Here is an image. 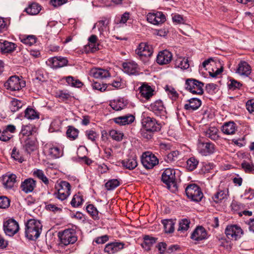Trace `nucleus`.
Masks as SVG:
<instances>
[{"mask_svg":"<svg viewBox=\"0 0 254 254\" xmlns=\"http://www.w3.org/2000/svg\"><path fill=\"white\" fill-rule=\"evenodd\" d=\"M109 136L113 139L117 141H121L124 136L122 132L116 129H112L109 131Z\"/></svg>","mask_w":254,"mask_h":254,"instance_id":"09e8293b","label":"nucleus"},{"mask_svg":"<svg viewBox=\"0 0 254 254\" xmlns=\"http://www.w3.org/2000/svg\"><path fill=\"white\" fill-rule=\"evenodd\" d=\"M67 63V60L62 57H55L50 58L46 62L47 64L53 69H57L66 66Z\"/></svg>","mask_w":254,"mask_h":254,"instance_id":"2eb2a0df","label":"nucleus"},{"mask_svg":"<svg viewBox=\"0 0 254 254\" xmlns=\"http://www.w3.org/2000/svg\"><path fill=\"white\" fill-rule=\"evenodd\" d=\"M242 168L248 173H254V165L253 163H250L244 161L241 164Z\"/></svg>","mask_w":254,"mask_h":254,"instance_id":"bf43d9fd","label":"nucleus"},{"mask_svg":"<svg viewBox=\"0 0 254 254\" xmlns=\"http://www.w3.org/2000/svg\"><path fill=\"white\" fill-rule=\"evenodd\" d=\"M146 19L148 22L155 25H159L166 21V16L162 12L157 11L149 13L146 16Z\"/></svg>","mask_w":254,"mask_h":254,"instance_id":"f8f14e48","label":"nucleus"},{"mask_svg":"<svg viewBox=\"0 0 254 254\" xmlns=\"http://www.w3.org/2000/svg\"><path fill=\"white\" fill-rule=\"evenodd\" d=\"M228 189L219 190L212 197L214 201L217 203L221 202L227 198L228 195Z\"/></svg>","mask_w":254,"mask_h":254,"instance_id":"f704fd0d","label":"nucleus"},{"mask_svg":"<svg viewBox=\"0 0 254 254\" xmlns=\"http://www.w3.org/2000/svg\"><path fill=\"white\" fill-rule=\"evenodd\" d=\"M237 72L241 75L248 76L251 73V67L246 62H241L238 64Z\"/></svg>","mask_w":254,"mask_h":254,"instance_id":"c85d7f7f","label":"nucleus"},{"mask_svg":"<svg viewBox=\"0 0 254 254\" xmlns=\"http://www.w3.org/2000/svg\"><path fill=\"white\" fill-rule=\"evenodd\" d=\"M124 243L119 242H114L107 244L104 251L109 254H114L122 250L124 247Z\"/></svg>","mask_w":254,"mask_h":254,"instance_id":"4be33fe9","label":"nucleus"},{"mask_svg":"<svg viewBox=\"0 0 254 254\" xmlns=\"http://www.w3.org/2000/svg\"><path fill=\"white\" fill-rule=\"evenodd\" d=\"M66 135L71 140H74L78 136V130L72 127H69L66 131Z\"/></svg>","mask_w":254,"mask_h":254,"instance_id":"864d4df0","label":"nucleus"},{"mask_svg":"<svg viewBox=\"0 0 254 254\" xmlns=\"http://www.w3.org/2000/svg\"><path fill=\"white\" fill-rule=\"evenodd\" d=\"M123 71L129 75H137L139 74L138 65L133 61L123 63L122 64Z\"/></svg>","mask_w":254,"mask_h":254,"instance_id":"ddd939ff","label":"nucleus"},{"mask_svg":"<svg viewBox=\"0 0 254 254\" xmlns=\"http://www.w3.org/2000/svg\"><path fill=\"white\" fill-rule=\"evenodd\" d=\"M4 87L11 91L19 90L25 86V82L23 79L14 75L10 76L4 84Z\"/></svg>","mask_w":254,"mask_h":254,"instance_id":"423d86ee","label":"nucleus"},{"mask_svg":"<svg viewBox=\"0 0 254 254\" xmlns=\"http://www.w3.org/2000/svg\"><path fill=\"white\" fill-rule=\"evenodd\" d=\"M54 197L61 201H64L66 200L69 196L68 195L64 192H61L60 191L55 190L53 193Z\"/></svg>","mask_w":254,"mask_h":254,"instance_id":"774afa93","label":"nucleus"},{"mask_svg":"<svg viewBox=\"0 0 254 254\" xmlns=\"http://www.w3.org/2000/svg\"><path fill=\"white\" fill-rule=\"evenodd\" d=\"M122 164L124 167L129 170L134 169L137 165L136 160L133 157L123 160Z\"/></svg>","mask_w":254,"mask_h":254,"instance_id":"c9c22d12","label":"nucleus"},{"mask_svg":"<svg viewBox=\"0 0 254 254\" xmlns=\"http://www.w3.org/2000/svg\"><path fill=\"white\" fill-rule=\"evenodd\" d=\"M16 45L12 42L0 40V50L2 53H10L15 50Z\"/></svg>","mask_w":254,"mask_h":254,"instance_id":"393cba45","label":"nucleus"},{"mask_svg":"<svg viewBox=\"0 0 254 254\" xmlns=\"http://www.w3.org/2000/svg\"><path fill=\"white\" fill-rule=\"evenodd\" d=\"M25 117L29 120L39 118V114L32 108L28 107L25 110Z\"/></svg>","mask_w":254,"mask_h":254,"instance_id":"37998d69","label":"nucleus"},{"mask_svg":"<svg viewBox=\"0 0 254 254\" xmlns=\"http://www.w3.org/2000/svg\"><path fill=\"white\" fill-rule=\"evenodd\" d=\"M42 229V225L37 220L30 219L26 224L25 236L29 240H35L39 237Z\"/></svg>","mask_w":254,"mask_h":254,"instance_id":"f257e3e1","label":"nucleus"},{"mask_svg":"<svg viewBox=\"0 0 254 254\" xmlns=\"http://www.w3.org/2000/svg\"><path fill=\"white\" fill-rule=\"evenodd\" d=\"M41 10V6L36 2H32L30 4L28 7L25 8V11L30 15L37 14Z\"/></svg>","mask_w":254,"mask_h":254,"instance_id":"ea45409f","label":"nucleus"},{"mask_svg":"<svg viewBox=\"0 0 254 254\" xmlns=\"http://www.w3.org/2000/svg\"><path fill=\"white\" fill-rule=\"evenodd\" d=\"M90 75L96 78L103 79L110 76L109 71L103 68H94L90 70Z\"/></svg>","mask_w":254,"mask_h":254,"instance_id":"cd10ccee","label":"nucleus"},{"mask_svg":"<svg viewBox=\"0 0 254 254\" xmlns=\"http://www.w3.org/2000/svg\"><path fill=\"white\" fill-rule=\"evenodd\" d=\"M120 182L117 179H112L108 181L105 185L107 190H113L120 186Z\"/></svg>","mask_w":254,"mask_h":254,"instance_id":"5fc2aeb1","label":"nucleus"},{"mask_svg":"<svg viewBox=\"0 0 254 254\" xmlns=\"http://www.w3.org/2000/svg\"><path fill=\"white\" fill-rule=\"evenodd\" d=\"M243 231L241 228L237 225L228 226L225 229V234L229 239L237 240L243 235Z\"/></svg>","mask_w":254,"mask_h":254,"instance_id":"1a4fd4ad","label":"nucleus"},{"mask_svg":"<svg viewBox=\"0 0 254 254\" xmlns=\"http://www.w3.org/2000/svg\"><path fill=\"white\" fill-rule=\"evenodd\" d=\"M136 53L140 57H150L153 53V49L150 45L141 43L136 50Z\"/></svg>","mask_w":254,"mask_h":254,"instance_id":"f3484780","label":"nucleus"},{"mask_svg":"<svg viewBox=\"0 0 254 254\" xmlns=\"http://www.w3.org/2000/svg\"><path fill=\"white\" fill-rule=\"evenodd\" d=\"M176 171L171 168H167L162 174V181L167 185L168 189L172 192L178 190L175 176Z\"/></svg>","mask_w":254,"mask_h":254,"instance_id":"f03ea898","label":"nucleus"},{"mask_svg":"<svg viewBox=\"0 0 254 254\" xmlns=\"http://www.w3.org/2000/svg\"><path fill=\"white\" fill-rule=\"evenodd\" d=\"M184 105V108L189 111H193L198 109L201 105V101L197 98H192L188 100Z\"/></svg>","mask_w":254,"mask_h":254,"instance_id":"b1692460","label":"nucleus"},{"mask_svg":"<svg viewBox=\"0 0 254 254\" xmlns=\"http://www.w3.org/2000/svg\"><path fill=\"white\" fill-rule=\"evenodd\" d=\"M175 66L182 69H188L190 66L188 59L183 57L178 58L175 62Z\"/></svg>","mask_w":254,"mask_h":254,"instance_id":"e433bc0d","label":"nucleus"},{"mask_svg":"<svg viewBox=\"0 0 254 254\" xmlns=\"http://www.w3.org/2000/svg\"><path fill=\"white\" fill-rule=\"evenodd\" d=\"M110 106L115 111H119L123 109L126 105L123 98L114 100L110 102Z\"/></svg>","mask_w":254,"mask_h":254,"instance_id":"4c0bfd02","label":"nucleus"},{"mask_svg":"<svg viewBox=\"0 0 254 254\" xmlns=\"http://www.w3.org/2000/svg\"><path fill=\"white\" fill-rule=\"evenodd\" d=\"M173 55L167 50H163L159 52L156 58V62L160 64H167L172 61Z\"/></svg>","mask_w":254,"mask_h":254,"instance_id":"dca6fc26","label":"nucleus"},{"mask_svg":"<svg viewBox=\"0 0 254 254\" xmlns=\"http://www.w3.org/2000/svg\"><path fill=\"white\" fill-rule=\"evenodd\" d=\"M197 150L203 156H208L215 151V145L210 142H199L197 144Z\"/></svg>","mask_w":254,"mask_h":254,"instance_id":"9b49d317","label":"nucleus"},{"mask_svg":"<svg viewBox=\"0 0 254 254\" xmlns=\"http://www.w3.org/2000/svg\"><path fill=\"white\" fill-rule=\"evenodd\" d=\"M25 104L23 101L17 99H13L10 102V109L12 112L18 111Z\"/></svg>","mask_w":254,"mask_h":254,"instance_id":"79ce46f5","label":"nucleus"},{"mask_svg":"<svg viewBox=\"0 0 254 254\" xmlns=\"http://www.w3.org/2000/svg\"><path fill=\"white\" fill-rule=\"evenodd\" d=\"M155 131H151L150 129H147L145 127H142V128L140 130V134L141 136L147 140L150 139L152 138L153 136L154 132Z\"/></svg>","mask_w":254,"mask_h":254,"instance_id":"4d7b16f0","label":"nucleus"},{"mask_svg":"<svg viewBox=\"0 0 254 254\" xmlns=\"http://www.w3.org/2000/svg\"><path fill=\"white\" fill-rule=\"evenodd\" d=\"M203 83L195 79L189 78L186 81V89L192 94L202 95L203 93Z\"/></svg>","mask_w":254,"mask_h":254,"instance_id":"39448f33","label":"nucleus"},{"mask_svg":"<svg viewBox=\"0 0 254 254\" xmlns=\"http://www.w3.org/2000/svg\"><path fill=\"white\" fill-rule=\"evenodd\" d=\"M164 226V231L166 233H172L175 230L176 220L164 219L161 221Z\"/></svg>","mask_w":254,"mask_h":254,"instance_id":"2f4dec72","label":"nucleus"},{"mask_svg":"<svg viewBox=\"0 0 254 254\" xmlns=\"http://www.w3.org/2000/svg\"><path fill=\"white\" fill-rule=\"evenodd\" d=\"M20 40L22 43L29 46L34 45L36 42V37L33 35L22 36Z\"/></svg>","mask_w":254,"mask_h":254,"instance_id":"c03bdc74","label":"nucleus"},{"mask_svg":"<svg viewBox=\"0 0 254 254\" xmlns=\"http://www.w3.org/2000/svg\"><path fill=\"white\" fill-rule=\"evenodd\" d=\"M165 89L170 98H171L172 100H176L177 99L178 94L173 87L167 85L166 86Z\"/></svg>","mask_w":254,"mask_h":254,"instance_id":"680f3d73","label":"nucleus"},{"mask_svg":"<svg viewBox=\"0 0 254 254\" xmlns=\"http://www.w3.org/2000/svg\"><path fill=\"white\" fill-rule=\"evenodd\" d=\"M23 146L26 151L28 153H30L36 149L35 141L29 137L25 139Z\"/></svg>","mask_w":254,"mask_h":254,"instance_id":"a19ab883","label":"nucleus"},{"mask_svg":"<svg viewBox=\"0 0 254 254\" xmlns=\"http://www.w3.org/2000/svg\"><path fill=\"white\" fill-rule=\"evenodd\" d=\"M93 89L100 91L101 92L105 91L109 86L107 84L101 83L98 82H94L92 84Z\"/></svg>","mask_w":254,"mask_h":254,"instance_id":"052dcab7","label":"nucleus"},{"mask_svg":"<svg viewBox=\"0 0 254 254\" xmlns=\"http://www.w3.org/2000/svg\"><path fill=\"white\" fill-rule=\"evenodd\" d=\"M9 24V19L0 17V32L6 31Z\"/></svg>","mask_w":254,"mask_h":254,"instance_id":"13d9d810","label":"nucleus"},{"mask_svg":"<svg viewBox=\"0 0 254 254\" xmlns=\"http://www.w3.org/2000/svg\"><path fill=\"white\" fill-rule=\"evenodd\" d=\"M190 220L187 218L180 220L178 231L183 232L187 231L190 228Z\"/></svg>","mask_w":254,"mask_h":254,"instance_id":"a18cd8bd","label":"nucleus"},{"mask_svg":"<svg viewBox=\"0 0 254 254\" xmlns=\"http://www.w3.org/2000/svg\"><path fill=\"white\" fill-rule=\"evenodd\" d=\"M16 176L13 174L7 173L2 176V184L5 189H11L16 182Z\"/></svg>","mask_w":254,"mask_h":254,"instance_id":"5701e85b","label":"nucleus"},{"mask_svg":"<svg viewBox=\"0 0 254 254\" xmlns=\"http://www.w3.org/2000/svg\"><path fill=\"white\" fill-rule=\"evenodd\" d=\"M59 237L60 239V245L61 247L73 244L77 240L75 230L71 229H66L62 233H59Z\"/></svg>","mask_w":254,"mask_h":254,"instance_id":"7ed1b4c3","label":"nucleus"},{"mask_svg":"<svg viewBox=\"0 0 254 254\" xmlns=\"http://www.w3.org/2000/svg\"><path fill=\"white\" fill-rule=\"evenodd\" d=\"M35 128L32 125L23 126L21 130L20 133L23 136L28 137L30 135L33 134V132Z\"/></svg>","mask_w":254,"mask_h":254,"instance_id":"de8ad7c7","label":"nucleus"},{"mask_svg":"<svg viewBox=\"0 0 254 254\" xmlns=\"http://www.w3.org/2000/svg\"><path fill=\"white\" fill-rule=\"evenodd\" d=\"M46 208L47 210L51 211L54 212H61L62 210L63 206L62 205L49 203L46 205Z\"/></svg>","mask_w":254,"mask_h":254,"instance_id":"e2e57ef3","label":"nucleus"},{"mask_svg":"<svg viewBox=\"0 0 254 254\" xmlns=\"http://www.w3.org/2000/svg\"><path fill=\"white\" fill-rule=\"evenodd\" d=\"M141 163L144 168L151 169L159 163V160L152 153L145 152L141 156Z\"/></svg>","mask_w":254,"mask_h":254,"instance_id":"0eeeda50","label":"nucleus"},{"mask_svg":"<svg viewBox=\"0 0 254 254\" xmlns=\"http://www.w3.org/2000/svg\"><path fill=\"white\" fill-rule=\"evenodd\" d=\"M61 122L60 120H54L50 125L49 130L51 132L58 131L61 128Z\"/></svg>","mask_w":254,"mask_h":254,"instance_id":"6e6d98bb","label":"nucleus"},{"mask_svg":"<svg viewBox=\"0 0 254 254\" xmlns=\"http://www.w3.org/2000/svg\"><path fill=\"white\" fill-rule=\"evenodd\" d=\"M135 117L132 115H127L119 117L114 119L116 123L121 125L125 126L131 124L134 122Z\"/></svg>","mask_w":254,"mask_h":254,"instance_id":"c756f323","label":"nucleus"},{"mask_svg":"<svg viewBox=\"0 0 254 254\" xmlns=\"http://www.w3.org/2000/svg\"><path fill=\"white\" fill-rule=\"evenodd\" d=\"M190 238L194 241H202L207 239V232L203 227L198 226L192 233Z\"/></svg>","mask_w":254,"mask_h":254,"instance_id":"6ab92c4d","label":"nucleus"},{"mask_svg":"<svg viewBox=\"0 0 254 254\" xmlns=\"http://www.w3.org/2000/svg\"><path fill=\"white\" fill-rule=\"evenodd\" d=\"M83 201L82 196L79 194H75L70 202L71 206L73 207H77L81 205Z\"/></svg>","mask_w":254,"mask_h":254,"instance_id":"3c124183","label":"nucleus"},{"mask_svg":"<svg viewBox=\"0 0 254 254\" xmlns=\"http://www.w3.org/2000/svg\"><path fill=\"white\" fill-rule=\"evenodd\" d=\"M49 155L53 158L62 157L64 154L63 148L62 146L49 145L48 148Z\"/></svg>","mask_w":254,"mask_h":254,"instance_id":"bb28decb","label":"nucleus"},{"mask_svg":"<svg viewBox=\"0 0 254 254\" xmlns=\"http://www.w3.org/2000/svg\"><path fill=\"white\" fill-rule=\"evenodd\" d=\"M36 186V182L32 178H28L22 182L20 188L26 193L31 192Z\"/></svg>","mask_w":254,"mask_h":254,"instance_id":"412c9836","label":"nucleus"},{"mask_svg":"<svg viewBox=\"0 0 254 254\" xmlns=\"http://www.w3.org/2000/svg\"><path fill=\"white\" fill-rule=\"evenodd\" d=\"M156 240L157 238L155 237L145 235L143 237V242L141 244V246L145 250L149 251L153 245L156 243Z\"/></svg>","mask_w":254,"mask_h":254,"instance_id":"72a5a7b5","label":"nucleus"},{"mask_svg":"<svg viewBox=\"0 0 254 254\" xmlns=\"http://www.w3.org/2000/svg\"><path fill=\"white\" fill-rule=\"evenodd\" d=\"M204 135L212 140H216L219 138L218 129L215 127H210L204 131Z\"/></svg>","mask_w":254,"mask_h":254,"instance_id":"473e14b6","label":"nucleus"},{"mask_svg":"<svg viewBox=\"0 0 254 254\" xmlns=\"http://www.w3.org/2000/svg\"><path fill=\"white\" fill-rule=\"evenodd\" d=\"M55 190L69 195L70 194L71 186L68 182L62 181L55 185Z\"/></svg>","mask_w":254,"mask_h":254,"instance_id":"7c9ffc66","label":"nucleus"},{"mask_svg":"<svg viewBox=\"0 0 254 254\" xmlns=\"http://www.w3.org/2000/svg\"><path fill=\"white\" fill-rule=\"evenodd\" d=\"M241 86L242 84L235 79H230L228 82V88L231 90L239 89Z\"/></svg>","mask_w":254,"mask_h":254,"instance_id":"0e129e2a","label":"nucleus"},{"mask_svg":"<svg viewBox=\"0 0 254 254\" xmlns=\"http://www.w3.org/2000/svg\"><path fill=\"white\" fill-rule=\"evenodd\" d=\"M237 130L236 124L233 121L225 123L221 127L222 131L225 134H234Z\"/></svg>","mask_w":254,"mask_h":254,"instance_id":"a878e982","label":"nucleus"},{"mask_svg":"<svg viewBox=\"0 0 254 254\" xmlns=\"http://www.w3.org/2000/svg\"><path fill=\"white\" fill-rule=\"evenodd\" d=\"M180 155V152L177 150H175L168 153L164 157L165 161L169 163L176 161Z\"/></svg>","mask_w":254,"mask_h":254,"instance_id":"49530a36","label":"nucleus"},{"mask_svg":"<svg viewBox=\"0 0 254 254\" xmlns=\"http://www.w3.org/2000/svg\"><path fill=\"white\" fill-rule=\"evenodd\" d=\"M33 175L39 180H40L46 185H48L49 181L48 178L44 174V172L42 170L34 169L33 171Z\"/></svg>","mask_w":254,"mask_h":254,"instance_id":"58836bf2","label":"nucleus"},{"mask_svg":"<svg viewBox=\"0 0 254 254\" xmlns=\"http://www.w3.org/2000/svg\"><path fill=\"white\" fill-rule=\"evenodd\" d=\"M198 161L193 157H190L187 161V167L190 171H193L196 168Z\"/></svg>","mask_w":254,"mask_h":254,"instance_id":"603ef678","label":"nucleus"},{"mask_svg":"<svg viewBox=\"0 0 254 254\" xmlns=\"http://www.w3.org/2000/svg\"><path fill=\"white\" fill-rule=\"evenodd\" d=\"M141 124L143 127L155 132L159 131L161 128V124L156 119L145 115L142 116Z\"/></svg>","mask_w":254,"mask_h":254,"instance_id":"6e6552de","label":"nucleus"},{"mask_svg":"<svg viewBox=\"0 0 254 254\" xmlns=\"http://www.w3.org/2000/svg\"><path fill=\"white\" fill-rule=\"evenodd\" d=\"M10 200L6 196H0V208L5 209L9 207Z\"/></svg>","mask_w":254,"mask_h":254,"instance_id":"69168bd1","label":"nucleus"},{"mask_svg":"<svg viewBox=\"0 0 254 254\" xmlns=\"http://www.w3.org/2000/svg\"><path fill=\"white\" fill-rule=\"evenodd\" d=\"M185 191L189 198L196 202L201 201L203 196L200 188L195 184L188 185Z\"/></svg>","mask_w":254,"mask_h":254,"instance_id":"20e7f679","label":"nucleus"},{"mask_svg":"<svg viewBox=\"0 0 254 254\" xmlns=\"http://www.w3.org/2000/svg\"><path fill=\"white\" fill-rule=\"evenodd\" d=\"M86 210L94 220L99 219L98 211L93 204L88 205L86 207Z\"/></svg>","mask_w":254,"mask_h":254,"instance_id":"8fccbe9b","label":"nucleus"},{"mask_svg":"<svg viewBox=\"0 0 254 254\" xmlns=\"http://www.w3.org/2000/svg\"><path fill=\"white\" fill-rule=\"evenodd\" d=\"M13 136L12 134L7 132L6 130H3L0 131V140L6 141L9 140Z\"/></svg>","mask_w":254,"mask_h":254,"instance_id":"338daca9","label":"nucleus"},{"mask_svg":"<svg viewBox=\"0 0 254 254\" xmlns=\"http://www.w3.org/2000/svg\"><path fill=\"white\" fill-rule=\"evenodd\" d=\"M141 96L146 100H149L154 95V90L146 83H143L138 88Z\"/></svg>","mask_w":254,"mask_h":254,"instance_id":"aec40b11","label":"nucleus"},{"mask_svg":"<svg viewBox=\"0 0 254 254\" xmlns=\"http://www.w3.org/2000/svg\"><path fill=\"white\" fill-rule=\"evenodd\" d=\"M3 230L5 234L9 236H13L19 230V227L17 222L14 219H9L4 222Z\"/></svg>","mask_w":254,"mask_h":254,"instance_id":"9d476101","label":"nucleus"},{"mask_svg":"<svg viewBox=\"0 0 254 254\" xmlns=\"http://www.w3.org/2000/svg\"><path fill=\"white\" fill-rule=\"evenodd\" d=\"M109 20L105 18L98 21L93 26V28L97 27L100 37H106L108 36L109 31L108 26Z\"/></svg>","mask_w":254,"mask_h":254,"instance_id":"a211bd4d","label":"nucleus"},{"mask_svg":"<svg viewBox=\"0 0 254 254\" xmlns=\"http://www.w3.org/2000/svg\"><path fill=\"white\" fill-rule=\"evenodd\" d=\"M148 109L158 116H165L166 114L165 107L162 101L160 100H157L151 103Z\"/></svg>","mask_w":254,"mask_h":254,"instance_id":"4468645a","label":"nucleus"}]
</instances>
